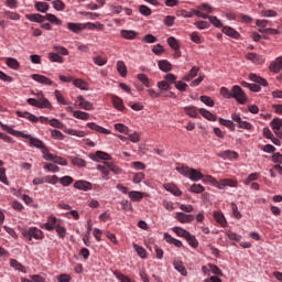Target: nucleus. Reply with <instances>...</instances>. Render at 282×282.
Returning a JSON list of instances; mask_svg holds the SVG:
<instances>
[{
  "label": "nucleus",
  "mask_w": 282,
  "mask_h": 282,
  "mask_svg": "<svg viewBox=\"0 0 282 282\" xmlns=\"http://www.w3.org/2000/svg\"><path fill=\"white\" fill-rule=\"evenodd\" d=\"M0 127L3 131H7V133H10V135H14L15 138H25L30 142V147H34L35 149H40L41 151H43L46 148L45 143L39 138H34V137H31L30 134H25L21 131H17L11 127H9L8 124H3L1 121H0Z\"/></svg>",
  "instance_id": "f257e3e1"
},
{
  "label": "nucleus",
  "mask_w": 282,
  "mask_h": 282,
  "mask_svg": "<svg viewBox=\"0 0 282 282\" xmlns=\"http://www.w3.org/2000/svg\"><path fill=\"white\" fill-rule=\"evenodd\" d=\"M176 171L181 173V175H183L184 177H188L189 180H192V182H199V180L204 177V174H202V172L186 165L176 166Z\"/></svg>",
  "instance_id": "f03ea898"
},
{
  "label": "nucleus",
  "mask_w": 282,
  "mask_h": 282,
  "mask_svg": "<svg viewBox=\"0 0 282 282\" xmlns=\"http://www.w3.org/2000/svg\"><path fill=\"white\" fill-rule=\"evenodd\" d=\"M207 182H210V184H213V186H216V188H219L220 191H223V188H226V186H230V188H237V181L232 180V178H221L220 181H217V178L207 175L206 176Z\"/></svg>",
  "instance_id": "7ed1b4c3"
},
{
  "label": "nucleus",
  "mask_w": 282,
  "mask_h": 282,
  "mask_svg": "<svg viewBox=\"0 0 282 282\" xmlns=\"http://www.w3.org/2000/svg\"><path fill=\"white\" fill-rule=\"evenodd\" d=\"M21 234L25 239H28V241H32V239H36V241H42V239H45V234H43V230L36 227L22 229Z\"/></svg>",
  "instance_id": "20e7f679"
},
{
  "label": "nucleus",
  "mask_w": 282,
  "mask_h": 282,
  "mask_svg": "<svg viewBox=\"0 0 282 282\" xmlns=\"http://www.w3.org/2000/svg\"><path fill=\"white\" fill-rule=\"evenodd\" d=\"M231 98H235V100H237V102H239L240 105H246V102L248 101L246 93L240 86L237 85L232 86L231 88Z\"/></svg>",
  "instance_id": "39448f33"
},
{
  "label": "nucleus",
  "mask_w": 282,
  "mask_h": 282,
  "mask_svg": "<svg viewBox=\"0 0 282 282\" xmlns=\"http://www.w3.org/2000/svg\"><path fill=\"white\" fill-rule=\"evenodd\" d=\"M58 225H61V219L51 215L47 217V223L42 224L41 228H44V230L52 231L55 230Z\"/></svg>",
  "instance_id": "423d86ee"
},
{
  "label": "nucleus",
  "mask_w": 282,
  "mask_h": 282,
  "mask_svg": "<svg viewBox=\"0 0 282 282\" xmlns=\"http://www.w3.org/2000/svg\"><path fill=\"white\" fill-rule=\"evenodd\" d=\"M88 158H90V160H93V162H109V160H111V155L107 152H102V151H97L95 153H90L88 155Z\"/></svg>",
  "instance_id": "0eeeda50"
},
{
  "label": "nucleus",
  "mask_w": 282,
  "mask_h": 282,
  "mask_svg": "<svg viewBox=\"0 0 282 282\" xmlns=\"http://www.w3.org/2000/svg\"><path fill=\"white\" fill-rule=\"evenodd\" d=\"M37 98V109H52V102H50V99L45 98V95H43V91H39L36 94Z\"/></svg>",
  "instance_id": "6e6552de"
},
{
  "label": "nucleus",
  "mask_w": 282,
  "mask_h": 282,
  "mask_svg": "<svg viewBox=\"0 0 282 282\" xmlns=\"http://www.w3.org/2000/svg\"><path fill=\"white\" fill-rule=\"evenodd\" d=\"M231 119L234 120V122H237L238 129H246L247 131H252V129H253L252 123H250L248 121H243L241 119V116H239L237 113H232Z\"/></svg>",
  "instance_id": "1a4fd4ad"
},
{
  "label": "nucleus",
  "mask_w": 282,
  "mask_h": 282,
  "mask_svg": "<svg viewBox=\"0 0 282 282\" xmlns=\"http://www.w3.org/2000/svg\"><path fill=\"white\" fill-rule=\"evenodd\" d=\"M175 219L178 220L180 224H191L192 221H195V216L177 212L175 215Z\"/></svg>",
  "instance_id": "9d476101"
},
{
  "label": "nucleus",
  "mask_w": 282,
  "mask_h": 282,
  "mask_svg": "<svg viewBox=\"0 0 282 282\" xmlns=\"http://www.w3.org/2000/svg\"><path fill=\"white\" fill-rule=\"evenodd\" d=\"M74 188H77V191H91L94 185L89 181H77L74 183Z\"/></svg>",
  "instance_id": "9b49d317"
},
{
  "label": "nucleus",
  "mask_w": 282,
  "mask_h": 282,
  "mask_svg": "<svg viewBox=\"0 0 282 282\" xmlns=\"http://www.w3.org/2000/svg\"><path fill=\"white\" fill-rule=\"evenodd\" d=\"M214 219L221 226V228L228 227V220H226V216H224V213L216 210L214 212Z\"/></svg>",
  "instance_id": "f8f14e48"
},
{
  "label": "nucleus",
  "mask_w": 282,
  "mask_h": 282,
  "mask_svg": "<svg viewBox=\"0 0 282 282\" xmlns=\"http://www.w3.org/2000/svg\"><path fill=\"white\" fill-rule=\"evenodd\" d=\"M15 113L18 118H25L30 120V122H39V117L34 116L32 112L18 110Z\"/></svg>",
  "instance_id": "ddd939ff"
},
{
  "label": "nucleus",
  "mask_w": 282,
  "mask_h": 282,
  "mask_svg": "<svg viewBox=\"0 0 282 282\" xmlns=\"http://www.w3.org/2000/svg\"><path fill=\"white\" fill-rule=\"evenodd\" d=\"M271 127L273 130V133H275V135H278V138H281L282 132H281V127H282V120L279 118H275L271 121Z\"/></svg>",
  "instance_id": "4468645a"
},
{
  "label": "nucleus",
  "mask_w": 282,
  "mask_h": 282,
  "mask_svg": "<svg viewBox=\"0 0 282 282\" xmlns=\"http://www.w3.org/2000/svg\"><path fill=\"white\" fill-rule=\"evenodd\" d=\"M32 79L35 80L36 83H40L41 85H48V86L54 85V82H52V79L45 77L44 75L33 74Z\"/></svg>",
  "instance_id": "2eb2a0df"
},
{
  "label": "nucleus",
  "mask_w": 282,
  "mask_h": 282,
  "mask_svg": "<svg viewBox=\"0 0 282 282\" xmlns=\"http://www.w3.org/2000/svg\"><path fill=\"white\" fill-rule=\"evenodd\" d=\"M120 36L122 39H126V41H133V40L138 39V32H135L133 30H121Z\"/></svg>",
  "instance_id": "dca6fc26"
},
{
  "label": "nucleus",
  "mask_w": 282,
  "mask_h": 282,
  "mask_svg": "<svg viewBox=\"0 0 282 282\" xmlns=\"http://www.w3.org/2000/svg\"><path fill=\"white\" fill-rule=\"evenodd\" d=\"M88 129H91L93 131H97V133H104V135L111 134V130H107L106 128L98 126L94 122L87 123Z\"/></svg>",
  "instance_id": "f3484780"
},
{
  "label": "nucleus",
  "mask_w": 282,
  "mask_h": 282,
  "mask_svg": "<svg viewBox=\"0 0 282 282\" xmlns=\"http://www.w3.org/2000/svg\"><path fill=\"white\" fill-rule=\"evenodd\" d=\"M111 100L115 109H117L118 111H124L126 107H124V101H122V98L116 95H112Z\"/></svg>",
  "instance_id": "a211bd4d"
},
{
  "label": "nucleus",
  "mask_w": 282,
  "mask_h": 282,
  "mask_svg": "<svg viewBox=\"0 0 282 282\" xmlns=\"http://www.w3.org/2000/svg\"><path fill=\"white\" fill-rule=\"evenodd\" d=\"M247 58L248 61L253 62L256 65H263V63H265V59L263 58V56L257 53H248Z\"/></svg>",
  "instance_id": "6ab92c4d"
},
{
  "label": "nucleus",
  "mask_w": 282,
  "mask_h": 282,
  "mask_svg": "<svg viewBox=\"0 0 282 282\" xmlns=\"http://www.w3.org/2000/svg\"><path fill=\"white\" fill-rule=\"evenodd\" d=\"M25 19H28V21H32L33 23H43L45 21V15H42L41 13H28L25 14Z\"/></svg>",
  "instance_id": "aec40b11"
},
{
  "label": "nucleus",
  "mask_w": 282,
  "mask_h": 282,
  "mask_svg": "<svg viewBox=\"0 0 282 282\" xmlns=\"http://www.w3.org/2000/svg\"><path fill=\"white\" fill-rule=\"evenodd\" d=\"M269 69L273 72L274 74H279L282 69V57L275 58V61L271 62Z\"/></svg>",
  "instance_id": "412c9836"
},
{
  "label": "nucleus",
  "mask_w": 282,
  "mask_h": 282,
  "mask_svg": "<svg viewBox=\"0 0 282 282\" xmlns=\"http://www.w3.org/2000/svg\"><path fill=\"white\" fill-rule=\"evenodd\" d=\"M218 158H223V160H237V158H239V154L235 151H224L217 154Z\"/></svg>",
  "instance_id": "4be33fe9"
},
{
  "label": "nucleus",
  "mask_w": 282,
  "mask_h": 282,
  "mask_svg": "<svg viewBox=\"0 0 282 282\" xmlns=\"http://www.w3.org/2000/svg\"><path fill=\"white\" fill-rule=\"evenodd\" d=\"M77 100L82 109H85L86 111H91L94 109V104H91V101H87L85 97L78 96Z\"/></svg>",
  "instance_id": "5701e85b"
},
{
  "label": "nucleus",
  "mask_w": 282,
  "mask_h": 282,
  "mask_svg": "<svg viewBox=\"0 0 282 282\" xmlns=\"http://www.w3.org/2000/svg\"><path fill=\"white\" fill-rule=\"evenodd\" d=\"M249 80L257 83V85H262V87H268V80L261 76H258L257 74H249Z\"/></svg>",
  "instance_id": "b1692460"
},
{
  "label": "nucleus",
  "mask_w": 282,
  "mask_h": 282,
  "mask_svg": "<svg viewBox=\"0 0 282 282\" xmlns=\"http://www.w3.org/2000/svg\"><path fill=\"white\" fill-rule=\"evenodd\" d=\"M199 113L200 116H203V118H206V120H209L210 122H217V116L208 111L207 109L200 108Z\"/></svg>",
  "instance_id": "393cba45"
},
{
  "label": "nucleus",
  "mask_w": 282,
  "mask_h": 282,
  "mask_svg": "<svg viewBox=\"0 0 282 282\" xmlns=\"http://www.w3.org/2000/svg\"><path fill=\"white\" fill-rule=\"evenodd\" d=\"M223 33L226 34L227 36H230L231 39H239L241 36L239 32H237L235 29L230 26H224Z\"/></svg>",
  "instance_id": "a878e982"
},
{
  "label": "nucleus",
  "mask_w": 282,
  "mask_h": 282,
  "mask_svg": "<svg viewBox=\"0 0 282 282\" xmlns=\"http://www.w3.org/2000/svg\"><path fill=\"white\" fill-rule=\"evenodd\" d=\"M197 74H199V67L194 66L192 67L189 73L183 77V80H185L186 83H191V80H193V78H195Z\"/></svg>",
  "instance_id": "bb28decb"
},
{
  "label": "nucleus",
  "mask_w": 282,
  "mask_h": 282,
  "mask_svg": "<svg viewBox=\"0 0 282 282\" xmlns=\"http://www.w3.org/2000/svg\"><path fill=\"white\" fill-rule=\"evenodd\" d=\"M44 21H48L50 23H53V25H62L63 24V21L52 13H46L44 15Z\"/></svg>",
  "instance_id": "cd10ccee"
},
{
  "label": "nucleus",
  "mask_w": 282,
  "mask_h": 282,
  "mask_svg": "<svg viewBox=\"0 0 282 282\" xmlns=\"http://www.w3.org/2000/svg\"><path fill=\"white\" fill-rule=\"evenodd\" d=\"M164 188L165 191H167L169 193H172V195H175L176 197H180V195H182V191H180L175 184H164Z\"/></svg>",
  "instance_id": "c85d7f7f"
},
{
  "label": "nucleus",
  "mask_w": 282,
  "mask_h": 282,
  "mask_svg": "<svg viewBox=\"0 0 282 282\" xmlns=\"http://www.w3.org/2000/svg\"><path fill=\"white\" fill-rule=\"evenodd\" d=\"M67 28L75 34H79V32H83L84 30L83 23L68 22Z\"/></svg>",
  "instance_id": "c756f323"
},
{
  "label": "nucleus",
  "mask_w": 282,
  "mask_h": 282,
  "mask_svg": "<svg viewBox=\"0 0 282 282\" xmlns=\"http://www.w3.org/2000/svg\"><path fill=\"white\" fill-rule=\"evenodd\" d=\"M159 69H161V72H171V69H173L171 62L167 59H161L159 61Z\"/></svg>",
  "instance_id": "7c9ffc66"
},
{
  "label": "nucleus",
  "mask_w": 282,
  "mask_h": 282,
  "mask_svg": "<svg viewBox=\"0 0 282 282\" xmlns=\"http://www.w3.org/2000/svg\"><path fill=\"white\" fill-rule=\"evenodd\" d=\"M10 265H11V268H14V270H18L19 272H23L24 274H25V272H28L25 267L23 264H21V262H19L17 259H11Z\"/></svg>",
  "instance_id": "2f4dec72"
},
{
  "label": "nucleus",
  "mask_w": 282,
  "mask_h": 282,
  "mask_svg": "<svg viewBox=\"0 0 282 282\" xmlns=\"http://www.w3.org/2000/svg\"><path fill=\"white\" fill-rule=\"evenodd\" d=\"M164 239L167 243H172L176 248H182V241L173 238L170 234H164Z\"/></svg>",
  "instance_id": "473e14b6"
},
{
  "label": "nucleus",
  "mask_w": 282,
  "mask_h": 282,
  "mask_svg": "<svg viewBox=\"0 0 282 282\" xmlns=\"http://www.w3.org/2000/svg\"><path fill=\"white\" fill-rule=\"evenodd\" d=\"M129 197L131 199V202H142V199L144 198V194L142 192H129Z\"/></svg>",
  "instance_id": "72a5a7b5"
},
{
  "label": "nucleus",
  "mask_w": 282,
  "mask_h": 282,
  "mask_svg": "<svg viewBox=\"0 0 282 282\" xmlns=\"http://www.w3.org/2000/svg\"><path fill=\"white\" fill-rule=\"evenodd\" d=\"M6 63H7L8 67H10L11 69H19V67L21 66L19 61H17V58H14V57H8L6 59Z\"/></svg>",
  "instance_id": "f704fd0d"
},
{
  "label": "nucleus",
  "mask_w": 282,
  "mask_h": 282,
  "mask_svg": "<svg viewBox=\"0 0 282 282\" xmlns=\"http://www.w3.org/2000/svg\"><path fill=\"white\" fill-rule=\"evenodd\" d=\"M156 87L160 89L161 94H164V91H170L171 89V85L165 79L158 82Z\"/></svg>",
  "instance_id": "c9c22d12"
},
{
  "label": "nucleus",
  "mask_w": 282,
  "mask_h": 282,
  "mask_svg": "<svg viewBox=\"0 0 282 282\" xmlns=\"http://www.w3.org/2000/svg\"><path fill=\"white\" fill-rule=\"evenodd\" d=\"M117 70L124 78L127 76V65L122 61L117 62Z\"/></svg>",
  "instance_id": "e433bc0d"
},
{
  "label": "nucleus",
  "mask_w": 282,
  "mask_h": 282,
  "mask_svg": "<svg viewBox=\"0 0 282 282\" xmlns=\"http://www.w3.org/2000/svg\"><path fill=\"white\" fill-rule=\"evenodd\" d=\"M34 8L37 12L45 13L50 10V4H47V2H35Z\"/></svg>",
  "instance_id": "4c0bfd02"
},
{
  "label": "nucleus",
  "mask_w": 282,
  "mask_h": 282,
  "mask_svg": "<svg viewBox=\"0 0 282 282\" xmlns=\"http://www.w3.org/2000/svg\"><path fill=\"white\" fill-rule=\"evenodd\" d=\"M174 268H175V270H177V272H180L183 276H186V274H188V272L186 271V267H184V263H182L181 261H174Z\"/></svg>",
  "instance_id": "58836bf2"
},
{
  "label": "nucleus",
  "mask_w": 282,
  "mask_h": 282,
  "mask_svg": "<svg viewBox=\"0 0 282 282\" xmlns=\"http://www.w3.org/2000/svg\"><path fill=\"white\" fill-rule=\"evenodd\" d=\"M185 113L189 116V118H197V108L195 106L184 107Z\"/></svg>",
  "instance_id": "ea45409f"
},
{
  "label": "nucleus",
  "mask_w": 282,
  "mask_h": 282,
  "mask_svg": "<svg viewBox=\"0 0 282 282\" xmlns=\"http://www.w3.org/2000/svg\"><path fill=\"white\" fill-rule=\"evenodd\" d=\"M204 191H206V188L202 184H193L189 187V193H195L196 195L204 193Z\"/></svg>",
  "instance_id": "a19ab883"
},
{
  "label": "nucleus",
  "mask_w": 282,
  "mask_h": 282,
  "mask_svg": "<svg viewBox=\"0 0 282 282\" xmlns=\"http://www.w3.org/2000/svg\"><path fill=\"white\" fill-rule=\"evenodd\" d=\"M74 118H77V120H89V113L80 110H75L73 112Z\"/></svg>",
  "instance_id": "79ce46f5"
},
{
  "label": "nucleus",
  "mask_w": 282,
  "mask_h": 282,
  "mask_svg": "<svg viewBox=\"0 0 282 282\" xmlns=\"http://www.w3.org/2000/svg\"><path fill=\"white\" fill-rule=\"evenodd\" d=\"M133 248L137 252V254L141 258V259H147V249H144L143 247H140L137 243H133Z\"/></svg>",
  "instance_id": "37998d69"
},
{
  "label": "nucleus",
  "mask_w": 282,
  "mask_h": 282,
  "mask_svg": "<svg viewBox=\"0 0 282 282\" xmlns=\"http://www.w3.org/2000/svg\"><path fill=\"white\" fill-rule=\"evenodd\" d=\"M185 239L192 248H197V246H199V241H197V238H195V236L191 234H187Z\"/></svg>",
  "instance_id": "c03bdc74"
},
{
  "label": "nucleus",
  "mask_w": 282,
  "mask_h": 282,
  "mask_svg": "<svg viewBox=\"0 0 282 282\" xmlns=\"http://www.w3.org/2000/svg\"><path fill=\"white\" fill-rule=\"evenodd\" d=\"M167 44L170 45V47H172V50H175L176 54L180 51V43L177 42V40L173 36H170L167 39Z\"/></svg>",
  "instance_id": "a18cd8bd"
},
{
  "label": "nucleus",
  "mask_w": 282,
  "mask_h": 282,
  "mask_svg": "<svg viewBox=\"0 0 282 282\" xmlns=\"http://www.w3.org/2000/svg\"><path fill=\"white\" fill-rule=\"evenodd\" d=\"M173 232H175V235H177V237H184V239H186V237L191 234L182 227H174Z\"/></svg>",
  "instance_id": "49530a36"
},
{
  "label": "nucleus",
  "mask_w": 282,
  "mask_h": 282,
  "mask_svg": "<svg viewBox=\"0 0 282 282\" xmlns=\"http://www.w3.org/2000/svg\"><path fill=\"white\" fill-rule=\"evenodd\" d=\"M219 124H223V127H227V129H230V131H235V122L230 120L219 118Z\"/></svg>",
  "instance_id": "de8ad7c7"
},
{
  "label": "nucleus",
  "mask_w": 282,
  "mask_h": 282,
  "mask_svg": "<svg viewBox=\"0 0 282 282\" xmlns=\"http://www.w3.org/2000/svg\"><path fill=\"white\" fill-rule=\"evenodd\" d=\"M55 231L57 232L59 239H65V237H67V229L61 225L55 227Z\"/></svg>",
  "instance_id": "09e8293b"
},
{
  "label": "nucleus",
  "mask_w": 282,
  "mask_h": 282,
  "mask_svg": "<svg viewBox=\"0 0 282 282\" xmlns=\"http://www.w3.org/2000/svg\"><path fill=\"white\" fill-rule=\"evenodd\" d=\"M42 153H43V158L47 162H54V160H56V155L50 153V150L47 149V147L42 151Z\"/></svg>",
  "instance_id": "8fccbe9b"
},
{
  "label": "nucleus",
  "mask_w": 282,
  "mask_h": 282,
  "mask_svg": "<svg viewBox=\"0 0 282 282\" xmlns=\"http://www.w3.org/2000/svg\"><path fill=\"white\" fill-rule=\"evenodd\" d=\"M48 59L52 63H63L64 62L63 56L58 55V53H50L48 54Z\"/></svg>",
  "instance_id": "3c124183"
},
{
  "label": "nucleus",
  "mask_w": 282,
  "mask_h": 282,
  "mask_svg": "<svg viewBox=\"0 0 282 282\" xmlns=\"http://www.w3.org/2000/svg\"><path fill=\"white\" fill-rule=\"evenodd\" d=\"M115 129L116 131H119V133H124L126 135H129V127L124 126V123H116Z\"/></svg>",
  "instance_id": "603ef678"
},
{
  "label": "nucleus",
  "mask_w": 282,
  "mask_h": 282,
  "mask_svg": "<svg viewBox=\"0 0 282 282\" xmlns=\"http://www.w3.org/2000/svg\"><path fill=\"white\" fill-rule=\"evenodd\" d=\"M54 10H57V12H63L65 10V2L61 0H54L52 2Z\"/></svg>",
  "instance_id": "864d4df0"
},
{
  "label": "nucleus",
  "mask_w": 282,
  "mask_h": 282,
  "mask_svg": "<svg viewBox=\"0 0 282 282\" xmlns=\"http://www.w3.org/2000/svg\"><path fill=\"white\" fill-rule=\"evenodd\" d=\"M72 164H74V166H78L79 169H84V166H87V161L80 158H75L72 159Z\"/></svg>",
  "instance_id": "5fc2aeb1"
},
{
  "label": "nucleus",
  "mask_w": 282,
  "mask_h": 282,
  "mask_svg": "<svg viewBox=\"0 0 282 282\" xmlns=\"http://www.w3.org/2000/svg\"><path fill=\"white\" fill-rule=\"evenodd\" d=\"M65 133H67L68 135H75L76 138H85V131L67 129Z\"/></svg>",
  "instance_id": "6e6d98bb"
},
{
  "label": "nucleus",
  "mask_w": 282,
  "mask_h": 282,
  "mask_svg": "<svg viewBox=\"0 0 282 282\" xmlns=\"http://www.w3.org/2000/svg\"><path fill=\"white\" fill-rule=\"evenodd\" d=\"M194 25L197 28V30H208V28H210V22L198 21V22H195Z\"/></svg>",
  "instance_id": "4d7b16f0"
},
{
  "label": "nucleus",
  "mask_w": 282,
  "mask_h": 282,
  "mask_svg": "<svg viewBox=\"0 0 282 282\" xmlns=\"http://www.w3.org/2000/svg\"><path fill=\"white\" fill-rule=\"evenodd\" d=\"M164 80L171 85H175L177 83V76L169 73L164 76Z\"/></svg>",
  "instance_id": "13d9d810"
},
{
  "label": "nucleus",
  "mask_w": 282,
  "mask_h": 282,
  "mask_svg": "<svg viewBox=\"0 0 282 282\" xmlns=\"http://www.w3.org/2000/svg\"><path fill=\"white\" fill-rule=\"evenodd\" d=\"M113 274L116 275V279H118V281L120 282H131V279L122 274L120 271H113Z\"/></svg>",
  "instance_id": "bf43d9fd"
},
{
  "label": "nucleus",
  "mask_w": 282,
  "mask_h": 282,
  "mask_svg": "<svg viewBox=\"0 0 282 282\" xmlns=\"http://www.w3.org/2000/svg\"><path fill=\"white\" fill-rule=\"evenodd\" d=\"M59 183L62 186H69L74 183V178L72 176H63L59 178Z\"/></svg>",
  "instance_id": "052dcab7"
},
{
  "label": "nucleus",
  "mask_w": 282,
  "mask_h": 282,
  "mask_svg": "<svg viewBox=\"0 0 282 282\" xmlns=\"http://www.w3.org/2000/svg\"><path fill=\"white\" fill-rule=\"evenodd\" d=\"M139 12L143 15V17H151L152 11L151 8L142 4L139 7Z\"/></svg>",
  "instance_id": "680f3d73"
},
{
  "label": "nucleus",
  "mask_w": 282,
  "mask_h": 282,
  "mask_svg": "<svg viewBox=\"0 0 282 282\" xmlns=\"http://www.w3.org/2000/svg\"><path fill=\"white\" fill-rule=\"evenodd\" d=\"M259 180V173H251L249 176L245 180L246 186L250 185L251 182H257Z\"/></svg>",
  "instance_id": "e2e57ef3"
},
{
  "label": "nucleus",
  "mask_w": 282,
  "mask_h": 282,
  "mask_svg": "<svg viewBox=\"0 0 282 282\" xmlns=\"http://www.w3.org/2000/svg\"><path fill=\"white\" fill-rule=\"evenodd\" d=\"M48 124L51 127H54V129H63L64 124L61 122V120L53 118L48 121Z\"/></svg>",
  "instance_id": "0e129e2a"
},
{
  "label": "nucleus",
  "mask_w": 282,
  "mask_h": 282,
  "mask_svg": "<svg viewBox=\"0 0 282 282\" xmlns=\"http://www.w3.org/2000/svg\"><path fill=\"white\" fill-rule=\"evenodd\" d=\"M137 78L142 82V84L145 87H151V82L149 80V77L145 74H139Z\"/></svg>",
  "instance_id": "69168bd1"
},
{
  "label": "nucleus",
  "mask_w": 282,
  "mask_h": 282,
  "mask_svg": "<svg viewBox=\"0 0 282 282\" xmlns=\"http://www.w3.org/2000/svg\"><path fill=\"white\" fill-rule=\"evenodd\" d=\"M200 101L207 105V107H215V101L208 96H200Z\"/></svg>",
  "instance_id": "338daca9"
},
{
  "label": "nucleus",
  "mask_w": 282,
  "mask_h": 282,
  "mask_svg": "<svg viewBox=\"0 0 282 282\" xmlns=\"http://www.w3.org/2000/svg\"><path fill=\"white\" fill-rule=\"evenodd\" d=\"M73 85H75V87H78V89H87V83H85V80L83 79H75L73 82Z\"/></svg>",
  "instance_id": "774afa93"
}]
</instances>
